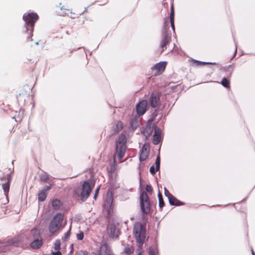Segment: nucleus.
Segmentation results:
<instances>
[{
  "label": "nucleus",
  "instance_id": "13",
  "mask_svg": "<svg viewBox=\"0 0 255 255\" xmlns=\"http://www.w3.org/2000/svg\"><path fill=\"white\" fill-rule=\"evenodd\" d=\"M149 146L147 144H144L140 150L139 160L143 161L147 158L149 154Z\"/></svg>",
  "mask_w": 255,
  "mask_h": 255
},
{
  "label": "nucleus",
  "instance_id": "21",
  "mask_svg": "<svg viewBox=\"0 0 255 255\" xmlns=\"http://www.w3.org/2000/svg\"><path fill=\"white\" fill-rule=\"evenodd\" d=\"M47 193L45 190H41L38 194V198L39 201L41 202L44 201L47 197Z\"/></svg>",
  "mask_w": 255,
  "mask_h": 255
},
{
  "label": "nucleus",
  "instance_id": "35",
  "mask_svg": "<svg viewBox=\"0 0 255 255\" xmlns=\"http://www.w3.org/2000/svg\"><path fill=\"white\" fill-rule=\"evenodd\" d=\"M149 171L153 175L155 174L156 171H157L158 170H156V168H155L154 166H152L150 167Z\"/></svg>",
  "mask_w": 255,
  "mask_h": 255
},
{
  "label": "nucleus",
  "instance_id": "3",
  "mask_svg": "<svg viewBox=\"0 0 255 255\" xmlns=\"http://www.w3.org/2000/svg\"><path fill=\"white\" fill-rule=\"evenodd\" d=\"M127 138L125 135L121 134L116 141V155L119 160L122 159L125 154L127 146Z\"/></svg>",
  "mask_w": 255,
  "mask_h": 255
},
{
  "label": "nucleus",
  "instance_id": "16",
  "mask_svg": "<svg viewBox=\"0 0 255 255\" xmlns=\"http://www.w3.org/2000/svg\"><path fill=\"white\" fill-rule=\"evenodd\" d=\"M161 131L159 128L155 127L154 128V134L153 135V143L155 145L159 144L160 140Z\"/></svg>",
  "mask_w": 255,
  "mask_h": 255
},
{
  "label": "nucleus",
  "instance_id": "19",
  "mask_svg": "<svg viewBox=\"0 0 255 255\" xmlns=\"http://www.w3.org/2000/svg\"><path fill=\"white\" fill-rule=\"evenodd\" d=\"M7 180H8V181L6 183H5L4 184H2V189L3 190L4 195L6 196H7V195H8V192H9V184H10V182L11 181V177L9 175L8 176Z\"/></svg>",
  "mask_w": 255,
  "mask_h": 255
},
{
  "label": "nucleus",
  "instance_id": "27",
  "mask_svg": "<svg viewBox=\"0 0 255 255\" xmlns=\"http://www.w3.org/2000/svg\"><path fill=\"white\" fill-rule=\"evenodd\" d=\"M84 234L83 231H79V233L77 234L76 238L78 241H81L83 239Z\"/></svg>",
  "mask_w": 255,
  "mask_h": 255
},
{
  "label": "nucleus",
  "instance_id": "1",
  "mask_svg": "<svg viewBox=\"0 0 255 255\" xmlns=\"http://www.w3.org/2000/svg\"><path fill=\"white\" fill-rule=\"evenodd\" d=\"M38 18V15L34 12L26 13L23 16V19L25 21L24 26L27 33L29 34L30 37L32 36L34 24Z\"/></svg>",
  "mask_w": 255,
  "mask_h": 255
},
{
  "label": "nucleus",
  "instance_id": "46",
  "mask_svg": "<svg viewBox=\"0 0 255 255\" xmlns=\"http://www.w3.org/2000/svg\"><path fill=\"white\" fill-rule=\"evenodd\" d=\"M35 44H36V45H38V42H37L35 43Z\"/></svg>",
  "mask_w": 255,
  "mask_h": 255
},
{
  "label": "nucleus",
  "instance_id": "26",
  "mask_svg": "<svg viewBox=\"0 0 255 255\" xmlns=\"http://www.w3.org/2000/svg\"><path fill=\"white\" fill-rule=\"evenodd\" d=\"M159 200V206L161 209L164 206V202L163 201L162 195L159 193L158 195Z\"/></svg>",
  "mask_w": 255,
  "mask_h": 255
},
{
  "label": "nucleus",
  "instance_id": "39",
  "mask_svg": "<svg viewBox=\"0 0 255 255\" xmlns=\"http://www.w3.org/2000/svg\"><path fill=\"white\" fill-rule=\"evenodd\" d=\"M52 255H62V254L60 252L58 251L56 252L53 253Z\"/></svg>",
  "mask_w": 255,
  "mask_h": 255
},
{
  "label": "nucleus",
  "instance_id": "43",
  "mask_svg": "<svg viewBox=\"0 0 255 255\" xmlns=\"http://www.w3.org/2000/svg\"><path fill=\"white\" fill-rule=\"evenodd\" d=\"M252 253L253 255H255V253H254V252L253 249L252 250Z\"/></svg>",
  "mask_w": 255,
  "mask_h": 255
},
{
  "label": "nucleus",
  "instance_id": "33",
  "mask_svg": "<svg viewBox=\"0 0 255 255\" xmlns=\"http://www.w3.org/2000/svg\"><path fill=\"white\" fill-rule=\"evenodd\" d=\"M130 125L132 128H136L138 126L137 122L134 120H131L130 122Z\"/></svg>",
  "mask_w": 255,
  "mask_h": 255
},
{
  "label": "nucleus",
  "instance_id": "31",
  "mask_svg": "<svg viewBox=\"0 0 255 255\" xmlns=\"http://www.w3.org/2000/svg\"><path fill=\"white\" fill-rule=\"evenodd\" d=\"M155 164L156 166V170H159L160 168V157L159 156L156 157Z\"/></svg>",
  "mask_w": 255,
  "mask_h": 255
},
{
  "label": "nucleus",
  "instance_id": "9",
  "mask_svg": "<svg viewBox=\"0 0 255 255\" xmlns=\"http://www.w3.org/2000/svg\"><path fill=\"white\" fill-rule=\"evenodd\" d=\"M166 64V62H160L156 64L151 68L152 74L154 76H156L162 74L165 70Z\"/></svg>",
  "mask_w": 255,
  "mask_h": 255
},
{
  "label": "nucleus",
  "instance_id": "42",
  "mask_svg": "<svg viewBox=\"0 0 255 255\" xmlns=\"http://www.w3.org/2000/svg\"><path fill=\"white\" fill-rule=\"evenodd\" d=\"M149 255H155L154 253L150 250Z\"/></svg>",
  "mask_w": 255,
  "mask_h": 255
},
{
  "label": "nucleus",
  "instance_id": "2",
  "mask_svg": "<svg viewBox=\"0 0 255 255\" xmlns=\"http://www.w3.org/2000/svg\"><path fill=\"white\" fill-rule=\"evenodd\" d=\"M94 184L92 180L86 181L83 183L82 188L76 190L75 193L80 196L83 201L85 200L89 196Z\"/></svg>",
  "mask_w": 255,
  "mask_h": 255
},
{
  "label": "nucleus",
  "instance_id": "25",
  "mask_svg": "<svg viewBox=\"0 0 255 255\" xmlns=\"http://www.w3.org/2000/svg\"><path fill=\"white\" fill-rule=\"evenodd\" d=\"M40 180L42 181L47 182L48 179H49V175L47 173L44 172V173L40 174Z\"/></svg>",
  "mask_w": 255,
  "mask_h": 255
},
{
  "label": "nucleus",
  "instance_id": "28",
  "mask_svg": "<svg viewBox=\"0 0 255 255\" xmlns=\"http://www.w3.org/2000/svg\"><path fill=\"white\" fill-rule=\"evenodd\" d=\"M71 234V227L69 228V230L65 233L64 237H63V240L65 241H66L70 236Z\"/></svg>",
  "mask_w": 255,
  "mask_h": 255
},
{
  "label": "nucleus",
  "instance_id": "24",
  "mask_svg": "<svg viewBox=\"0 0 255 255\" xmlns=\"http://www.w3.org/2000/svg\"><path fill=\"white\" fill-rule=\"evenodd\" d=\"M224 87L229 88L230 86V82L226 78L223 79L222 81L220 83Z\"/></svg>",
  "mask_w": 255,
  "mask_h": 255
},
{
  "label": "nucleus",
  "instance_id": "17",
  "mask_svg": "<svg viewBox=\"0 0 255 255\" xmlns=\"http://www.w3.org/2000/svg\"><path fill=\"white\" fill-rule=\"evenodd\" d=\"M169 202L171 205L179 206L184 204V203L179 201L172 195L168 198Z\"/></svg>",
  "mask_w": 255,
  "mask_h": 255
},
{
  "label": "nucleus",
  "instance_id": "20",
  "mask_svg": "<svg viewBox=\"0 0 255 255\" xmlns=\"http://www.w3.org/2000/svg\"><path fill=\"white\" fill-rule=\"evenodd\" d=\"M153 129L149 126H146L144 130L143 131V134L146 137L150 136L152 132Z\"/></svg>",
  "mask_w": 255,
  "mask_h": 255
},
{
  "label": "nucleus",
  "instance_id": "30",
  "mask_svg": "<svg viewBox=\"0 0 255 255\" xmlns=\"http://www.w3.org/2000/svg\"><path fill=\"white\" fill-rule=\"evenodd\" d=\"M61 243L59 240H56L54 243V249L58 251L60 249Z\"/></svg>",
  "mask_w": 255,
  "mask_h": 255
},
{
  "label": "nucleus",
  "instance_id": "47",
  "mask_svg": "<svg viewBox=\"0 0 255 255\" xmlns=\"http://www.w3.org/2000/svg\"><path fill=\"white\" fill-rule=\"evenodd\" d=\"M166 22H165L164 24L166 25ZM165 26H166V25H165Z\"/></svg>",
  "mask_w": 255,
  "mask_h": 255
},
{
  "label": "nucleus",
  "instance_id": "41",
  "mask_svg": "<svg viewBox=\"0 0 255 255\" xmlns=\"http://www.w3.org/2000/svg\"><path fill=\"white\" fill-rule=\"evenodd\" d=\"M235 46H236V49H235V51L234 52V55H236V54L237 53V42H235Z\"/></svg>",
  "mask_w": 255,
  "mask_h": 255
},
{
  "label": "nucleus",
  "instance_id": "18",
  "mask_svg": "<svg viewBox=\"0 0 255 255\" xmlns=\"http://www.w3.org/2000/svg\"><path fill=\"white\" fill-rule=\"evenodd\" d=\"M174 20V9L173 5L172 4L171 6V9H170V24H171V26L172 27V29H173V30L174 31H175Z\"/></svg>",
  "mask_w": 255,
  "mask_h": 255
},
{
  "label": "nucleus",
  "instance_id": "32",
  "mask_svg": "<svg viewBox=\"0 0 255 255\" xmlns=\"http://www.w3.org/2000/svg\"><path fill=\"white\" fill-rule=\"evenodd\" d=\"M226 70L227 71H229V77H230L231 76V75L232 74V73L234 71V68L232 67V65H229L227 68V69Z\"/></svg>",
  "mask_w": 255,
  "mask_h": 255
},
{
  "label": "nucleus",
  "instance_id": "5",
  "mask_svg": "<svg viewBox=\"0 0 255 255\" xmlns=\"http://www.w3.org/2000/svg\"><path fill=\"white\" fill-rule=\"evenodd\" d=\"M133 233L137 242L142 244L145 238V231L141 224L136 223L134 225Z\"/></svg>",
  "mask_w": 255,
  "mask_h": 255
},
{
  "label": "nucleus",
  "instance_id": "45",
  "mask_svg": "<svg viewBox=\"0 0 255 255\" xmlns=\"http://www.w3.org/2000/svg\"><path fill=\"white\" fill-rule=\"evenodd\" d=\"M137 255H141V253H138V254H137Z\"/></svg>",
  "mask_w": 255,
  "mask_h": 255
},
{
  "label": "nucleus",
  "instance_id": "44",
  "mask_svg": "<svg viewBox=\"0 0 255 255\" xmlns=\"http://www.w3.org/2000/svg\"><path fill=\"white\" fill-rule=\"evenodd\" d=\"M87 252H84V254H83V255H86V254H87Z\"/></svg>",
  "mask_w": 255,
  "mask_h": 255
},
{
  "label": "nucleus",
  "instance_id": "40",
  "mask_svg": "<svg viewBox=\"0 0 255 255\" xmlns=\"http://www.w3.org/2000/svg\"><path fill=\"white\" fill-rule=\"evenodd\" d=\"M51 189L50 186H47L45 187V191L47 192V191Z\"/></svg>",
  "mask_w": 255,
  "mask_h": 255
},
{
  "label": "nucleus",
  "instance_id": "6",
  "mask_svg": "<svg viewBox=\"0 0 255 255\" xmlns=\"http://www.w3.org/2000/svg\"><path fill=\"white\" fill-rule=\"evenodd\" d=\"M30 237L33 241L30 243V247L33 249H38L43 245V241L39 231L36 229H33L30 231Z\"/></svg>",
  "mask_w": 255,
  "mask_h": 255
},
{
  "label": "nucleus",
  "instance_id": "29",
  "mask_svg": "<svg viewBox=\"0 0 255 255\" xmlns=\"http://www.w3.org/2000/svg\"><path fill=\"white\" fill-rule=\"evenodd\" d=\"M124 252L127 254L130 255L133 252V249L131 247L128 246L125 248Z\"/></svg>",
  "mask_w": 255,
  "mask_h": 255
},
{
  "label": "nucleus",
  "instance_id": "4",
  "mask_svg": "<svg viewBox=\"0 0 255 255\" xmlns=\"http://www.w3.org/2000/svg\"><path fill=\"white\" fill-rule=\"evenodd\" d=\"M63 221V215L57 213L51 221L49 225V231L52 234L55 233L62 227Z\"/></svg>",
  "mask_w": 255,
  "mask_h": 255
},
{
  "label": "nucleus",
  "instance_id": "10",
  "mask_svg": "<svg viewBox=\"0 0 255 255\" xmlns=\"http://www.w3.org/2000/svg\"><path fill=\"white\" fill-rule=\"evenodd\" d=\"M171 38L170 34L165 31L163 33L162 38L160 43V47L163 52L165 49H166V45L168 44L171 41Z\"/></svg>",
  "mask_w": 255,
  "mask_h": 255
},
{
  "label": "nucleus",
  "instance_id": "7",
  "mask_svg": "<svg viewBox=\"0 0 255 255\" xmlns=\"http://www.w3.org/2000/svg\"><path fill=\"white\" fill-rule=\"evenodd\" d=\"M140 209L142 213L147 214L150 211V202L147 193L143 191L139 197Z\"/></svg>",
  "mask_w": 255,
  "mask_h": 255
},
{
  "label": "nucleus",
  "instance_id": "37",
  "mask_svg": "<svg viewBox=\"0 0 255 255\" xmlns=\"http://www.w3.org/2000/svg\"><path fill=\"white\" fill-rule=\"evenodd\" d=\"M146 191L149 193H151L152 191V188L150 185H147L145 188Z\"/></svg>",
  "mask_w": 255,
  "mask_h": 255
},
{
  "label": "nucleus",
  "instance_id": "11",
  "mask_svg": "<svg viewBox=\"0 0 255 255\" xmlns=\"http://www.w3.org/2000/svg\"><path fill=\"white\" fill-rule=\"evenodd\" d=\"M147 102L146 100L140 101L136 106V110L138 115H143L146 111Z\"/></svg>",
  "mask_w": 255,
  "mask_h": 255
},
{
  "label": "nucleus",
  "instance_id": "34",
  "mask_svg": "<svg viewBox=\"0 0 255 255\" xmlns=\"http://www.w3.org/2000/svg\"><path fill=\"white\" fill-rule=\"evenodd\" d=\"M99 190H100V187H98L95 191V194H94V198L95 200H96V199H97V197L99 194Z\"/></svg>",
  "mask_w": 255,
  "mask_h": 255
},
{
  "label": "nucleus",
  "instance_id": "38",
  "mask_svg": "<svg viewBox=\"0 0 255 255\" xmlns=\"http://www.w3.org/2000/svg\"><path fill=\"white\" fill-rule=\"evenodd\" d=\"M198 63L197 65H205L206 64H215V63H206L204 62L196 61Z\"/></svg>",
  "mask_w": 255,
  "mask_h": 255
},
{
  "label": "nucleus",
  "instance_id": "36",
  "mask_svg": "<svg viewBox=\"0 0 255 255\" xmlns=\"http://www.w3.org/2000/svg\"><path fill=\"white\" fill-rule=\"evenodd\" d=\"M164 194L167 197L168 199L172 195L166 188H164Z\"/></svg>",
  "mask_w": 255,
  "mask_h": 255
},
{
  "label": "nucleus",
  "instance_id": "23",
  "mask_svg": "<svg viewBox=\"0 0 255 255\" xmlns=\"http://www.w3.org/2000/svg\"><path fill=\"white\" fill-rule=\"evenodd\" d=\"M52 205L54 209L58 210L61 206V202L59 200L54 199L52 201Z\"/></svg>",
  "mask_w": 255,
  "mask_h": 255
},
{
  "label": "nucleus",
  "instance_id": "15",
  "mask_svg": "<svg viewBox=\"0 0 255 255\" xmlns=\"http://www.w3.org/2000/svg\"><path fill=\"white\" fill-rule=\"evenodd\" d=\"M110 236L112 238H116L118 237L119 231L114 224H111L108 229Z\"/></svg>",
  "mask_w": 255,
  "mask_h": 255
},
{
  "label": "nucleus",
  "instance_id": "14",
  "mask_svg": "<svg viewBox=\"0 0 255 255\" xmlns=\"http://www.w3.org/2000/svg\"><path fill=\"white\" fill-rule=\"evenodd\" d=\"M100 255H115L110 247L107 244H102L99 250Z\"/></svg>",
  "mask_w": 255,
  "mask_h": 255
},
{
  "label": "nucleus",
  "instance_id": "8",
  "mask_svg": "<svg viewBox=\"0 0 255 255\" xmlns=\"http://www.w3.org/2000/svg\"><path fill=\"white\" fill-rule=\"evenodd\" d=\"M113 200V199L112 194L109 192H108L103 206L104 211L107 212L108 214H110V212L112 209V206Z\"/></svg>",
  "mask_w": 255,
  "mask_h": 255
},
{
  "label": "nucleus",
  "instance_id": "22",
  "mask_svg": "<svg viewBox=\"0 0 255 255\" xmlns=\"http://www.w3.org/2000/svg\"><path fill=\"white\" fill-rule=\"evenodd\" d=\"M123 128V123L120 121L117 122L113 126V129L115 132H118Z\"/></svg>",
  "mask_w": 255,
  "mask_h": 255
},
{
  "label": "nucleus",
  "instance_id": "12",
  "mask_svg": "<svg viewBox=\"0 0 255 255\" xmlns=\"http://www.w3.org/2000/svg\"><path fill=\"white\" fill-rule=\"evenodd\" d=\"M149 102L152 108H158L160 104V98L158 95L156 93H152L149 98Z\"/></svg>",
  "mask_w": 255,
  "mask_h": 255
}]
</instances>
